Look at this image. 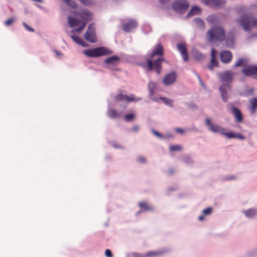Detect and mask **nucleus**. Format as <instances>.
Masks as SVG:
<instances>
[{"label": "nucleus", "mask_w": 257, "mask_h": 257, "mask_svg": "<svg viewBox=\"0 0 257 257\" xmlns=\"http://www.w3.org/2000/svg\"><path fill=\"white\" fill-rule=\"evenodd\" d=\"M68 23L70 27H73L74 26H78L81 21L78 20V19L71 16H68L67 18Z\"/></svg>", "instance_id": "18"}, {"label": "nucleus", "mask_w": 257, "mask_h": 257, "mask_svg": "<svg viewBox=\"0 0 257 257\" xmlns=\"http://www.w3.org/2000/svg\"><path fill=\"white\" fill-rule=\"evenodd\" d=\"M189 6L186 0H175L172 4V8L176 12L183 14L186 12Z\"/></svg>", "instance_id": "6"}, {"label": "nucleus", "mask_w": 257, "mask_h": 257, "mask_svg": "<svg viewBox=\"0 0 257 257\" xmlns=\"http://www.w3.org/2000/svg\"><path fill=\"white\" fill-rule=\"evenodd\" d=\"M220 59L223 63H228L232 59V54L229 51H222L220 54Z\"/></svg>", "instance_id": "12"}, {"label": "nucleus", "mask_w": 257, "mask_h": 257, "mask_svg": "<svg viewBox=\"0 0 257 257\" xmlns=\"http://www.w3.org/2000/svg\"><path fill=\"white\" fill-rule=\"evenodd\" d=\"M235 40V35L232 32H229L226 39V41L228 44H231Z\"/></svg>", "instance_id": "24"}, {"label": "nucleus", "mask_w": 257, "mask_h": 257, "mask_svg": "<svg viewBox=\"0 0 257 257\" xmlns=\"http://www.w3.org/2000/svg\"><path fill=\"white\" fill-rule=\"evenodd\" d=\"M205 4L213 7H219L225 3V0H203Z\"/></svg>", "instance_id": "14"}, {"label": "nucleus", "mask_w": 257, "mask_h": 257, "mask_svg": "<svg viewBox=\"0 0 257 257\" xmlns=\"http://www.w3.org/2000/svg\"><path fill=\"white\" fill-rule=\"evenodd\" d=\"M245 215L248 217H252L257 214L256 210L254 209H249L247 210L243 211Z\"/></svg>", "instance_id": "25"}, {"label": "nucleus", "mask_w": 257, "mask_h": 257, "mask_svg": "<svg viewBox=\"0 0 257 257\" xmlns=\"http://www.w3.org/2000/svg\"><path fill=\"white\" fill-rule=\"evenodd\" d=\"M182 149V147L180 145H173L170 147L171 151H181Z\"/></svg>", "instance_id": "36"}, {"label": "nucleus", "mask_w": 257, "mask_h": 257, "mask_svg": "<svg viewBox=\"0 0 257 257\" xmlns=\"http://www.w3.org/2000/svg\"><path fill=\"white\" fill-rule=\"evenodd\" d=\"M177 49L181 53L184 61L186 62L188 60L186 44L185 43H179L177 44Z\"/></svg>", "instance_id": "10"}, {"label": "nucleus", "mask_w": 257, "mask_h": 257, "mask_svg": "<svg viewBox=\"0 0 257 257\" xmlns=\"http://www.w3.org/2000/svg\"><path fill=\"white\" fill-rule=\"evenodd\" d=\"M70 13L75 16L80 17L83 20L82 22H86V24L92 19L91 14L86 10H82L80 12L71 11Z\"/></svg>", "instance_id": "8"}, {"label": "nucleus", "mask_w": 257, "mask_h": 257, "mask_svg": "<svg viewBox=\"0 0 257 257\" xmlns=\"http://www.w3.org/2000/svg\"><path fill=\"white\" fill-rule=\"evenodd\" d=\"M83 53L87 56L91 57H97L110 54L109 51L104 47L85 50L83 51Z\"/></svg>", "instance_id": "5"}, {"label": "nucleus", "mask_w": 257, "mask_h": 257, "mask_svg": "<svg viewBox=\"0 0 257 257\" xmlns=\"http://www.w3.org/2000/svg\"><path fill=\"white\" fill-rule=\"evenodd\" d=\"M212 209L211 207H208V208L204 209L202 211V212L204 215H208L211 214V213L212 212Z\"/></svg>", "instance_id": "40"}, {"label": "nucleus", "mask_w": 257, "mask_h": 257, "mask_svg": "<svg viewBox=\"0 0 257 257\" xmlns=\"http://www.w3.org/2000/svg\"><path fill=\"white\" fill-rule=\"evenodd\" d=\"M139 207L142 208L143 211L151 210L153 209V207L150 206L146 202H141L139 203Z\"/></svg>", "instance_id": "23"}, {"label": "nucleus", "mask_w": 257, "mask_h": 257, "mask_svg": "<svg viewBox=\"0 0 257 257\" xmlns=\"http://www.w3.org/2000/svg\"><path fill=\"white\" fill-rule=\"evenodd\" d=\"M170 173L171 174L173 173V170H170Z\"/></svg>", "instance_id": "55"}, {"label": "nucleus", "mask_w": 257, "mask_h": 257, "mask_svg": "<svg viewBox=\"0 0 257 257\" xmlns=\"http://www.w3.org/2000/svg\"><path fill=\"white\" fill-rule=\"evenodd\" d=\"M105 255L107 257H112L113 255L111 250L109 249H107L105 252Z\"/></svg>", "instance_id": "44"}, {"label": "nucleus", "mask_w": 257, "mask_h": 257, "mask_svg": "<svg viewBox=\"0 0 257 257\" xmlns=\"http://www.w3.org/2000/svg\"><path fill=\"white\" fill-rule=\"evenodd\" d=\"M216 53V51H215V50L214 49H212L211 50V58H215Z\"/></svg>", "instance_id": "49"}, {"label": "nucleus", "mask_w": 257, "mask_h": 257, "mask_svg": "<svg viewBox=\"0 0 257 257\" xmlns=\"http://www.w3.org/2000/svg\"><path fill=\"white\" fill-rule=\"evenodd\" d=\"M216 19L215 16H210L207 18V20L208 22L213 23H214Z\"/></svg>", "instance_id": "42"}, {"label": "nucleus", "mask_w": 257, "mask_h": 257, "mask_svg": "<svg viewBox=\"0 0 257 257\" xmlns=\"http://www.w3.org/2000/svg\"><path fill=\"white\" fill-rule=\"evenodd\" d=\"M175 131L176 132L180 133V134H183L184 133V131L181 128H179V127L176 128Z\"/></svg>", "instance_id": "50"}, {"label": "nucleus", "mask_w": 257, "mask_h": 257, "mask_svg": "<svg viewBox=\"0 0 257 257\" xmlns=\"http://www.w3.org/2000/svg\"><path fill=\"white\" fill-rule=\"evenodd\" d=\"M126 95H123V94H118L117 95H116L115 99L117 100H119V101H123V100H125V97H126Z\"/></svg>", "instance_id": "37"}, {"label": "nucleus", "mask_w": 257, "mask_h": 257, "mask_svg": "<svg viewBox=\"0 0 257 257\" xmlns=\"http://www.w3.org/2000/svg\"><path fill=\"white\" fill-rule=\"evenodd\" d=\"M194 22L195 24L199 27L200 28H204V22L199 18H195L194 20Z\"/></svg>", "instance_id": "32"}, {"label": "nucleus", "mask_w": 257, "mask_h": 257, "mask_svg": "<svg viewBox=\"0 0 257 257\" xmlns=\"http://www.w3.org/2000/svg\"><path fill=\"white\" fill-rule=\"evenodd\" d=\"M135 257H143L142 255L140 254L135 253Z\"/></svg>", "instance_id": "54"}, {"label": "nucleus", "mask_w": 257, "mask_h": 257, "mask_svg": "<svg viewBox=\"0 0 257 257\" xmlns=\"http://www.w3.org/2000/svg\"><path fill=\"white\" fill-rule=\"evenodd\" d=\"M231 110L233 115H234L236 119V121L237 122H242L243 120V117L242 114L240 110L238 108L233 106L232 107Z\"/></svg>", "instance_id": "16"}, {"label": "nucleus", "mask_w": 257, "mask_h": 257, "mask_svg": "<svg viewBox=\"0 0 257 257\" xmlns=\"http://www.w3.org/2000/svg\"><path fill=\"white\" fill-rule=\"evenodd\" d=\"M85 39L90 43H95L97 41L95 35V29L92 24H90L84 35Z\"/></svg>", "instance_id": "7"}, {"label": "nucleus", "mask_w": 257, "mask_h": 257, "mask_svg": "<svg viewBox=\"0 0 257 257\" xmlns=\"http://www.w3.org/2000/svg\"><path fill=\"white\" fill-rule=\"evenodd\" d=\"M156 86L155 83L150 82L148 84V88L150 95H153L154 93L155 89Z\"/></svg>", "instance_id": "28"}, {"label": "nucleus", "mask_w": 257, "mask_h": 257, "mask_svg": "<svg viewBox=\"0 0 257 257\" xmlns=\"http://www.w3.org/2000/svg\"><path fill=\"white\" fill-rule=\"evenodd\" d=\"M206 36L211 42L222 41L225 39V30L222 26H214L207 32Z\"/></svg>", "instance_id": "3"}, {"label": "nucleus", "mask_w": 257, "mask_h": 257, "mask_svg": "<svg viewBox=\"0 0 257 257\" xmlns=\"http://www.w3.org/2000/svg\"><path fill=\"white\" fill-rule=\"evenodd\" d=\"M23 25L25 27V28L29 32H34V29L32 28L29 27L25 22L23 23Z\"/></svg>", "instance_id": "41"}, {"label": "nucleus", "mask_w": 257, "mask_h": 257, "mask_svg": "<svg viewBox=\"0 0 257 257\" xmlns=\"http://www.w3.org/2000/svg\"><path fill=\"white\" fill-rule=\"evenodd\" d=\"M81 4L85 6H92L93 4V2L92 0H79Z\"/></svg>", "instance_id": "35"}, {"label": "nucleus", "mask_w": 257, "mask_h": 257, "mask_svg": "<svg viewBox=\"0 0 257 257\" xmlns=\"http://www.w3.org/2000/svg\"><path fill=\"white\" fill-rule=\"evenodd\" d=\"M135 117V114L134 113H130L127 114L124 116V118L125 120L127 121H130L133 120Z\"/></svg>", "instance_id": "34"}, {"label": "nucleus", "mask_w": 257, "mask_h": 257, "mask_svg": "<svg viewBox=\"0 0 257 257\" xmlns=\"http://www.w3.org/2000/svg\"><path fill=\"white\" fill-rule=\"evenodd\" d=\"M160 99H161L163 102L166 104V105H168L172 107L173 106V100L169 99L168 98L166 97H161L160 98Z\"/></svg>", "instance_id": "31"}, {"label": "nucleus", "mask_w": 257, "mask_h": 257, "mask_svg": "<svg viewBox=\"0 0 257 257\" xmlns=\"http://www.w3.org/2000/svg\"><path fill=\"white\" fill-rule=\"evenodd\" d=\"M200 13L201 9L197 6H194L191 8L186 17L187 18H190L193 16L199 14Z\"/></svg>", "instance_id": "20"}, {"label": "nucleus", "mask_w": 257, "mask_h": 257, "mask_svg": "<svg viewBox=\"0 0 257 257\" xmlns=\"http://www.w3.org/2000/svg\"><path fill=\"white\" fill-rule=\"evenodd\" d=\"M164 54V49L161 44H157L154 48L150 58L147 59V65L145 68L147 71H151L154 69L157 74H160L162 70V63L165 61L162 57H159L155 60L154 59L155 56L161 57Z\"/></svg>", "instance_id": "1"}, {"label": "nucleus", "mask_w": 257, "mask_h": 257, "mask_svg": "<svg viewBox=\"0 0 257 257\" xmlns=\"http://www.w3.org/2000/svg\"><path fill=\"white\" fill-rule=\"evenodd\" d=\"M204 58V56L201 54H197L195 56V58L198 61L202 60Z\"/></svg>", "instance_id": "45"}, {"label": "nucleus", "mask_w": 257, "mask_h": 257, "mask_svg": "<svg viewBox=\"0 0 257 257\" xmlns=\"http://www.w3.org/2000/svg\"><path fill=\"white\" fill-rule=\"evenodd\" d=\"M170 0H159V2L161 4H165V3L168 2Z\"/></svg>", "instance_id": "51"}, {"label": "nucleus", "mask_w": 257, "mask_h": 257, "mask_svg": "<svg viewBox=\"0 0 257 257\" xmlns=\"http://www.w3.org/2000/svg\"><path fill=\"white\" fill-rule=\"evenodd\" d=\"M204 217L203 215H201V216H200L199 217H198V219L200 220V221H202L204 219Z\"/></svg>", "instance_id": "52"}, {"label": "nucleus", "mask_w": 257, "mask_h": 257, "mask_svg": "<svg viewBox=\"0 0 257 257\" xmlns=\"http://www.w3.org/2000/svg\"><path fill=\"white\" fill-rule=\"evenodd\" d=\"M233 75L234 73L231 71L227 70L222 73L220 76L221 81L224 83L223 85L220 87L219 90L222 99L225 102L227 100V92L230 90L229 84L233 79Z\"/></svg>", "instance_id": "2"}, {"label": "nucleus", "mask_w": 257, "mask_h": 257, "mask_svg": "<svg viewBox=\"0 0 257 257\" xmlns=\"http://www.w3.org/2000/svg\"><path fill=\"white\" fill-rule=\"evenodd\" d=\"M70 37L75 42L78 44L79 45L83 47L87 46L86 43L84 42L80 37L77 35H71Z\"/></svg>", "instance_id": "21"}, {"label": "nucleus", "mask_w": 257, "mask_h": 257, "mask_svg": "<svg viewBox=\"0 0 257 257\" xmlns=\"http://www.w3.org/2000/svg\"><path fill=\"white\" fill-rule=\"evenodd\" d=\"M86 24V22H83L82 25L77 29L74 30V32L80 33L84 29Z\"/></svg>", "instance_id": "38"}, {"label": "nucleus", "mask_w": 257, "mask_h": 257, "mask_svg": "<svg viewBox=\"0 0 257 257\" xmlns=\"http://www.w3.org/2000/svg\"><path fill=\"white\" fill-rule=\"evenodd\" d=\"M205 123L208 126L209 130L213 133H220L221 134L225 130L224 128L220 127L217 124H212L211 122V120L208 118L205 119Z\"/></svg>", "instance_id": "9"}, {"label": "nucleus", "mask_w": 257, "mask_h": 257, "mask_svg": "<svg viewBox=\"0 0 257 257\" xmlns=\"http://www.w3.org/2000/svg\"><path fill=\"white\" fill-rule=\"evenodd\" d=\"M15 19L14 18H10L6 20L5 22V24L7 26H9L13 23Z\"/></svg>", "instance_id": "43"}, {"label": "nucleus", "mask_w": 257, "mask_h": 257, "mask_svg": "<svg viewBox=\"0 0 257 257\" xmlns=\"http://www.w3.org/2000/svg\"><path fill=\"white\" fill-rule=\"evenodd\" d=\"M242 72L243 74L247 76H250L257 75V66H249L244 67Z\"/></svg>", "instance_id": "13"}, {"label": "nucleus", "mask_w": 257, "mask_h": 257, "mask_svg": "<svg viewBox=\"0 0 257 257\" xmlns=\"http://www.w3.org/2000/svg\"><path fill=\"white\" fill-rule=\"evenodd\" d=\"M70 8L76 9L78 7L76 3L73 0H62Z\"/></svg>", "instance_id": "26"}, {"label": "nucleus", "mask_w": 257, "mask_h": 257, "mask_svg": "<svg viewBox=\"0 0 257 257\" xmlns=\"http://www.w3.org/2000/svg\"><path fill=\"white\" fill-rule=\"evenodd\" d=\"M221 134L225 135L229 139L233 138L235 137V134H234L232 132L225 133L224 131H223V133H221Z\"/></svg>", "instance_id": "39"}, {"label": "nucleus", "mask_w": 257, "mask_h": 257, "mask_svg": "<svg viewBox=\"0 0 257 257\" xmlns=\"http://www.w3.org/2000/svg\"><path fill=\"white\" fill-rule=\"evenodd\" d=\"M162 253L160 251H149L146 253V256L147 257L155 256L159 255Z\"/></svg>", "instance_id": "33"}, {"label": "nucleus", "mask_w": 257, "mask_h": 257, "mask_svg": "<svg viewBox=\"0 0 257 257\" xmlns=\"http://www.w3.org/2000/svg\"><path fill=\"white\" fill-rule=\"evenodd\" d=\"M139 128H138V126H135L134 127H133V130L135 132H137L138 131Z\"/></svg>", "instance_id": "53"}, {"label": "nucleus", "mask_w": 257, "mask_h": 257, "mask_svg": "<svg viewBox=\"0 0 257 257\" xmlns=\"http://www.w3.org/2000/svg\"><path fill=\"white\" fill-rule=\"evenodd\" d=\"M218 66L217 61L214 58H211L210 64L208 65V68L209 69L212 70L215 67Z\"/></svg>", "instance_id": "29"}, {"label": "nucleus", "mask_w": 257, "mask_h": 257, "mask_svg": "<svg viewBox=\"0 0 257 257\" xmlns=\"http://www.w3.org/2000/svg\"><path fill=\"white\" fill-rule=\"evenodd\" d=\"M107 115L109 117L115 118L120 116V114L116 110L113 109H109L107 112Z\"/></svg>", "instance_id": "27"}, {"label": "nucleus", "mask_w": 257, "mask_h": 257, "mask_svg": "<svg viewBox=\"0 0 257 257\" xmlns=\"http://www.w3.org/2000/svg\"><path fill=\"white\" fill-rule=\"evenodd\" d=\"M140 100L141 98L135 97L133 94H131L129 96L126 95L125 97V101L127 102L138 101Z\"/></svg>", "instance_id": "30"}, {"label": "nucleus", "mask_w": 257, "mask_h": 257, "mask_svg": "<svg viewBox=\"0 0 257 257\" xmlns=\"http://www.w3.org/2000/svg\"><path fill=\"white\" fill-rule=\"evenodd\" d=\"M236 23L245 31H249L253 27H257V19L249 14L243 15L236 19Z\"/></svg>", "instance_id": "4"}, {"label": "nucleus", "mask_w": 257, "mask_h": 257, "mask_svg": "<svg viewBox=\"0 0 257 257\" xmlns=\"http://www.w3.org/2000/svg\"><path fill=\"white\" fill-rule=\"evenodd\" d=\"M176 80V74L172 72L165 75L163 79V83L166 85H170L173 84Z\"/></svg>", "instance_id": "11"}, {"label": "nucleus", "mask_w": 257, "mask_h": 257, "mask_svg": "<svg viewBox=\"0 0 257 257\" xmlns=\"http://www.w3.org/2000/svg\"><path fill=\"white\" fill-rule=\"evenodd\" d=\"M152 133L154 135L159 138H162L163 137L162 135L160 133L155 130H152Z\"/></svg>", "instance_id": "47"}, {"label": "nucleus", "mask_w": 257, "mask_h": 257, "mask_svg": "<svg viewBox=\"0 0 257 257\" xmlns=\"http://www.w3.org/2000/svg\"><path fill=\"white\" fill-rule=\"evenodd\" d=\"M138 160L141 163H144L146 162V159L144 157H140L138 158Z\"/></svg>", "instance_id": "48"}, {"label": "nucleus", "mask_w": 257, "mask_h": 257, "mask_svg": "<svg viewBox=\"0 0 257 257\" xmlns=\"http://www.w3.org/2000/svg\"><path fill=\"white\" fill-rule=\"evenodd\" d=\"M137 26V23L136 21L134 20H131L127 23H125L123 25V30L126 32H130L133 29L136 28Z\"/></svg>", "instance_id": "15"}, {"label": "nucleus", "mask_w": 257, "mask_h": 257, "mask_svg": "<svg viewBox=\"0 0 257 257\" xmlns=\"http://www.w3.org/2000/svg\"><path fill=\"white\" fill-rule=\"evenodd\" d=\"M119 60V58L116 56H112L111 57H109L105 60V63L108 64L109 66L108 68L110 67V65H116L118 64V61Z\"/></svg>", "instance_id": "17"}, {"label": "nucleus", "mask_w": 257, "mask_h": 257, "mask_svg": "<svg viewBox=\"0 0 257 257\" xmlns=\"http://www.w3.org/2000/svg\"><path fill=\"white\" fill-rule=\"evenodd\" d=\"M247 63L248 60L246 58H239L234 64V67H237L245 66L247 65Z\"/></svg>", "instance_id": "22"}, {"label": "nucleus", "mask_w": 257, "mask_h": 257, "mask_svg": "<svg viewBox=\"0 0 257 257\" xmlns=\"http://www.w3.org/2000/svg\"><path fill=\"white\" fill-rule=\"evenodd\" d=\"M249 110L251 114H253L255 112L257 108V97L252 98L249 100Z\"/></svg>", "instance_id": "19"}, {"label": "nucleus", "mask_w": 257, "mask_h": 257, "mask_svg": "<svg viewBox=\"0 0 257 257\" xmlns=\"http://www.w3.org/2000/svg\"><path fill=\"white\" fill-rule=\"evenodd\" d=\"M234 138H237V139H240V140H244V139H245V137L244 136H242V135H241L240 134H235Z\"/></svg>", "instance_id": "46"}]
</instances>
